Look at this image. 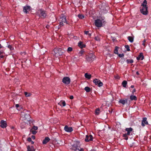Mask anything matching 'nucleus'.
I'll use <instances>...</instances> for the list:
<instances>
[{"label":"nucleus","instance_id":"1","mask_svg":"<svg viewBox=\"0 0 151 151\" xmlns=\"http://www.w3.org/2000/svg\"><path fill=\"white\" fill-rule=\"evenodd\" d=\"M146 0H144L141 4L142 7H140V11L144 15H146L148 14L147 6V5Z\"/></svg>","mask_w":151,"mask_h":151},{"label":"nucleus","instance_id":"2","mask_svg":"<svg viewBox=\"0 0 151 151\" xmlns=\"http://www.w3.org/2000/svg\"><path fill=\"white\" fill-rule=\"evenodd\" d=\"M71 149L74 151H84L83 149L81 148L80 142L78 141H76L71 145Z\"/></svg>","mask_w":151,"mask_h":151},{"label":"nucleus","instance_id":"3","mask_svg":"<svg viewBox=\"0 0 151 151\" xmlns=\"http://www.w3.org/2000/svg\"><path fill=\"white\" fill-rule=\"evenodd\" d=\"M106 23L105 20V17H102L100 19L96 20L95 21V25L97 27H101L103 24Z\"/></svg>","mask_w":151,"mask_h":151},{"label":"nucleus","instance_id":"4","mask_svg":"<svg viewBox=\"0 0 151 151\" xmlns=\"http://www.w3.org/2000/svg\"><path fill=\"white\" fill-rule=\"evenodd\" d=\"M53 52H54V55L56 57L62 55L63 53L61 49L58 47L55 48L53 51Z\"/></svg>","mask_w":151,"mask_h":151},{"label":"nucleus","instance_id":"5","mask_svg":"<svg viewBox=\"0 0 151 151\" xmlns=\"http://www.w3.org/2000/svg\"><path fill=\"white\" fill-rule=\"evenodd\" d=\"M39 16L42 18L44 19L45 18L47 15L46 12L45 10L42 9H40L39 10Z\"/></svg>","mask_w":151,"mask_h":151},{"label":"nucleus","instance_id":"6","mask_svg":"<svg viewBox=\"0 0 151 151\" xmlns=\"http://www.w3.org/2000/svg\"><path fill=\"white\" fill-rule=\"evenodd\" d=\"M95 58V56L93 54H90L86 57V60L89 62H92L94 60Z\"/></svg>","mask_w":151,"mask_h":151},{"label":"nucleus","instance_id":"7","mask_svg":"<svg viewBox=\"0 0 151 151\" xmlns=\"http://www.w3.org/2000/svg\"><path fill=\"white\" fill-rule=\"evenodd\" d=\"M62 82L65 84L68 85L70 83V79L68 77H65L63 79Z\"/></svg>","mask_w":151,"mask_h":151},{"label":"nucleus","instance_id":"8","mask_svg":"<svg viewBox=\"0 0 151 151\" xmlns=\"http://www.w3.org/2000/svg\"><path fill=\"white\" fill-rule=\"evenodd\" d=\"M93 82L96 85H98L99 87H101L103 86V84L100 80L97 79H95L93 81Z\"/></svg>","mask_w":151,"mask_h":151},{"label":"nucleus","instance_id":"9","mask_svg":"<svg viewBox=\"0 0 151 151\" xmlns=\"http://www.w3.org/2000/svg\"><path fill=\"white\" fill-rule=\"evenodd\" d=\"M31 7L28 6H24L23 8V11L26 14L29 13V12L31 10Z\"/></svg>","mask_w":151,"mask_h":151},{"label":"nucleus","instance_id":"10","mask_svg":"<svg viewBox=\"0 0 151 151\" xmlns=\"http://www.w3.org/2000/svg\"><path fill=\"white\" fill-rule=\"evenodd\" d=\"M125 130L127 132V133H126L127 134L129 135H130V134H132L133 129L132 127L127 128L125 129Z\"/></svg>","mask_w":151,"mask_h":151},{"label":"nucleus","instance_id":"11","mask_svg":"<svg viewBox=\"0 0 151 151\" xmlns=\"http://www.w3.org/2000/svg\"><path fill=\"white\" fill-rule=\"evenodd\" d=\"M64 130L67 132H71L73 131V129L71 127H69L67 125H66L64 127Z\"/></svg>","mask_w":151,"mask_h":151},{"label":"nucleus","instance_id":"12","mask_svg":"<svg viewBox=\"0 0 151 151\" xmlns=\"http://www.w3.org/2000/svg\"><path fill=\"white\" fill-rule=\"evenodd\" d=\"M92 139L93 136L91 135H90L89 136L86 135L85 139V141L86 142H88L92 141Z\"/></svg>","mask_w":151,"mask_h":151},{"label":"nucleus","instance_id":"13","mask_svg":"<svg viewBox=\"0 0 151 151\" xmlns=\"http://www.w3.org/2000/svg\"><path fill=\"white\" fill-rule=\"evenodd\" d=\"M0 127L3 128H6L7 126V124L6 121L3 120H1L0 123Z\"/></svg>","mask_w":151,"mask_h":151},{"label":"nucleus","instance_id":"14","mask_svg":"<svg viewBox=\"0 0 151 151\" xmlns=\"http://www.w3.org/2000/svg\"><path fill=\"white\" fill-rule=\"evenodd\" d=\"M147 118L146 117H144L143 118V120L142 121V125L143 127L145 126V124L147 125L148 124V122L147 121Z\"/></svg>","mask_w":151,"mask_h":151},{"label":"nucleus","instance_id":"15","mask_svg":"<svg viewBox=\"0 0 151 151\" xmlns=\"http://www.w3.org/2000/svg\"><path fill=\"white\" fill-rule=\"evenodd\" d=\"M144 56L143 53L142 52L140 53L138 56L137 57V60H142L144 59Z\"/></svg>","mask_w":151,"mask_h":151},{"label":"nucleus","instance_id":"16","mask_svg":"<svg viewBox=\"0 0 151 151\" xmlns=\"http://www.w3.org/2000/svg\"><path fill=\"white\" fill-rule=\"evenodd\" d=\"M24 117H23L24 118V119L26 120H27V121H29L30 120V116L28 114H24Z\"/></svg>","mask_w":151,"mask_h":151},{"label":"nucleus","instance_id":"17","mask_svg":"<svg viewBox=\"0 0 151 151\" xmlns=\"http://www.w3.org/2000/svg\"><path fill=\"white\" fill-rule=\"evenodd\" d=\"M127 101L128 100L127 99H121L119 101V103L124 105L127 103Z\"/></svg>","mask_w":151,"mask_h":151},{"label":"nucleus","instance_id":"18","mask_svg":"<svg viewBox=\"0 0 151 151\" xmlns=\"http://www.w3.org/2000/svg\"><path fill=\"white\" fill-rule=\"evenodd\" d=\"M78 46L81 48H84L86 47V45L83 44V42L81 41H79L78 43Z\"/></svg>","mask_w":151,"mask_h":151},{"label":"nucleus","instance_id":"19","mask_svg":"<svg viewBox=\"0 0 151 151\" xmlns=\"http://www.w3.org/2000/svg\"><path fill=\"white\" fill-rule=\"evenodd\" d=\"M50 140V138L47 137L45 138L44 140L42 141V143L43 144H46L47 143L49 142V141Z\"/></svg>","mask_w":151,"mask_h":151},{"label":"nucleus","instance_id":"20","mask_svg":"<svg viewBox=\"0 0 151 151\" xmlns=\"http://www.w3.org/2000/svg\"><path fill=\"white\" fill-rule=\"evenodd\" d=\"M27 148V151H35V150L33 146L30 147L29 146H28Z\"/></svg>","mask_w":151,"mask_h":151},{"label":"nucleus","instance_id":"21","mask_svg":"<svg viewBox=\"0 0 151 151\" xmlns=\"http://www.w3.org/2000/svg\"><path fill=\"white\" fill-rule=\"evenodd\" d=\"M58 104L61 106H65L66 105V103L64 101H61L58 103Z\"/></svg>","mask_w":151,"mask_h":151},{"label":"nucleus","instance_id":"22","mask_svg":"<svg viewBox=\"0 0 151 151\" xmlns=\"http://www.w3.org/2000/svg\"><path fill=\"white\" fill-rule=\"evenodd\" d=\"M119 47L117 46H116L114 50V53L116 54H118V49Z\"/></svg>","mask_w":151,"mask_h":151},{"label":"nucleus","instance_id":"23","mask_svg":"<svg viewBox=\"0 0 151 151\" xmlns=\"http://www.w3.org/2000/svg\"><path fill=\"white\" fill-rule=\"evenodd\" d=\"M130 99L131 100H134L135 101L137 100V98L135 96L131 95L130 96Z\"/></svg>","mask_w":151,"mask_h":151},{"label":"nucleus","instance_id":"24","mask_svg":"<svg viewBox=\"0 0 151 151\" xmlns=\"http://www.w3.org/2000/svg\"><path fill=\"white\" fill-rule=\"evenodd\" d=\"M61 19V22L64 23H66L67 24H68V23L66 22V17H62Z\"/></svg>","mask_w":151,"mask_h":151},{"label":"nucleus","instance_id":"25","mask_svg":"<svg viewBox=\"0 0 151 151\" xmlns=\"http://www.w3.org/2000/svg\"><path fill=\"white\" fill-rule=\"evenodd\" d=\"M84 90L87 92H90L91 91L90 88L88 86L84 88Z\"/></svg>","mask_w":151,"mask_h":151},{"label":"nucleus","instance_id":"26","mask_svg":"<svg viewBox=\"0 0 151 151\" xmlns=\"http://www.w3.org/2000/svg\"><path fill=\"white\" fill-rule=\"evenodd\" d=\"M126 61L127 64H131L133 63L134 60L132 59H127Z\"/></svg>","mask_w":151,"mask_h":151},{"label":"nucleus","instance_id":"27","mask_svg":"<svg viewBox=\"0 0 151 151\" xmlns=\"http://www.w3.org/2000/svg\"><path fill=\"white\" fill-rule=\"evenodd\" d=\"M127 84V82L126 81H123L122 83L123 87L125 88L126 87Z\"/></svg>","mask_w":151,"mask_h":151},{"label":"nucleus","instance_id":"28","mask_svg":"<svg viewBox=\"0 0 151 151\" xmlns=\"http://www.w3.org/2000/svg\"><path fill=\"white\" fill-rule=\"evenodd\" d=\"M85 77L87 78L90 79L91 77V75L90 74H88L87 73H86L85 74Z\"/></svg>","mask_w":151,"mask_h":151},{"label":"nucleus","instance_id":"29","mask_svg":"<svg viewBox=\"0 0 151 151\" xmlns=\"http://www.w3.org/2000/svg\"><path fill=\"white\" fill-rule=\"evenodd\" d=\"M127 39L129 41L131 42H133V38L131 36H128Z\"/></svg>","mask_w":151,"mask_h":151},{"label":"nucleus","instance_id":"30","mask_svg":"<svg viewBox=\"0 0 151 151\" xmlns=\"http://www.w3.org/2000/svg\"><path fill=\"white\" fill-rule=\"evenodd\" d=\"M100 109L99 108H97L96 109L95 114L96 115H98L100 113Z\"/></svg>","mask_w":151,"mask_h":151},{"label":"nucleus","instance_id":"31","mask_svg":"<svg viewBox=\"0 0 151 151\" xmlns=\"http://www.w3.org/2000/svg\"><path fill=\"white\" fill-rule=\"evenodd\" d=\"M7 47L10 50H12L14 49L13 47L11 45H8V42H7Z\"/></svg>","mask_w":151,"mask_h":151},{"label":"nucleus","instance_id":"32","mask_svg":"<svg viewBox=\"0 0 151 151\" xmlns=\"http://www.w3.org/2000/svg\"><path fill=\"white\" fill-rule=\"evenodd\" d=\"M30 131L32 132V133L33 134H36L37 133V132L35 131V130H33V129H30Z\"/></svg>","mask_w":151,"mask_h":151},{"label":"nucleus","instance_id":"33","mask_svg":"<svg viewBox=\"0 0 151 151\" xmlns=\"http://www.w3.org/2000/svg\"><path fill=\"white\" fill-rule=\"evenodd\" d=\"M25 96L27 97H29L30 96L31 94L30 93H28L27 92H25L24 93Z\"/></svg>","mask_w":151,"mask_h":151},{"label":"nucleus","instance_id":"34","mask_svg":"<svg viewBox=\"0 0 151 151\" xmlns=\"http://www.w3.org/2000/svg\"><path fill=\"white\" fill-rule=\"evenodd\" d=\"M78 18L80 19H83L84 18V16L81 14H78Z\"/></svg>","mask_w":151,"mask_h":151},{"label":"nucleus","instance_id":"35","mask_svg":"<svg viewBox=\"0 0 151 151\" xmlns=\"http://www.w3.org/2000/svg\"><path fill=\"white\" fill-rule=\"evenodd\" d=\"M127 135H127L126 133H125L123 134V137H125V139L126 140H127L128 139V137L127 136Z\"/></svg>","mask_w":151,"mask_h":151},{"label":"nucleus","instance_id":"36","mask_svg":"<svg viewBox=\"0 0 151 151\" xmlns=\"http://www.w3.org/2000/svg\"><path fill=\"white\" fill-rule=\"evenodd\" d=\"M125 48L127 49V51H130V50L129 49V46L128 45H125Z\"/></svg>","mask_w":151,"mask_h":151},{"label":"nucleus","instance_id":"37","mask_svg":"<svg viewBox=\"0 0 151 151\" xmlns=\"http://www.w3.org/2000/svg\"><path fill=\"white\" fill-rule=\"evenodd\" d=\"M73 50V48L72 47H69L68 48L67 52H71Z\"/></svg>","mask_w":151,"mask_h":151},{"label":"nucleus","instance_id":"38","mask_svg":"<svg viewBox=\"0 0 151 151\" xmlns=\"http://www.w3.org/2000/svg\"><path fill=\"white\" fill-rule=\"evenodd\" d=\"M4 53L3 51H0V57L2 58L4 57V55H3Z\"/></svg>","mask_w":151,"mask_h":151},{"label":"nucleus","instance_id":"39","mask_svg":"<svg viewBox=\"0 0 151 151\" xmlns=\"http://www.w3.org/2000/svg\"><path fill=\"white\" fill-rule=\"evenodd\" d=\"M15 107L16 109L18 110H19V109H20V107L19 104H16L15 105Z\"/></svg>","mask_w":151,"mask_h":151},{"label":"nucleus","instance_id":"40","mask_svg":"<svg viewBox=\"0 0 151 151\" xmlns=\"http://www.w3.org/2000/svg\"><path fill=\"white\" fill-rule=\"evenodd\" d=\"M94 39L96 41H99L100 40V38L99 37L97 36L95 37Z\"/></svg>","mask_w":151,"mask_h":151},{"label":"nucleus","instance_id":"41","mask_svg":"<svg viewBox=\"0 0 151 151\" xmlns=\"http://www.w3.org/2000/svg\"><path fill=\"white\" fill-rule=\"evenodd\" d=\"M31 129H33V130H36L38 129V127L34 125Z\"/></svg>","mask_w":151,"mask_h":151},{"label":"nucleus","instance_id":"42","mask_svg":"<svg viewBox=\"0 0 151 151\" xmlns=\"http://www.w3.org/2000/svg\"><path fill=\"white\" fill-rule=\"evenodd\" d=\"M146 39H145L143 41V43H142V45L144 46V47H145L146 46V45H145V42H146Z\"/></svg>","mask_w":151,"mask_h":151},{"label":"nucleus","instance_id":"43","mask_svg":"<svg viewBox=\"0 0 151 151\" xmlns=\"http://www.w3.org/2000/svg\"><path fill=\"white\" fill-rule=\"evenodd\" d=\"M84 33L86 35L88 34L89 36H90L91 35V34H89V31H84Z\"/></svg>","mask_w":151,"mask_h":151},{"label":"nucleus","instance_id":"44","mask_svg":"<svg viewBox=\"0 0 151 151\" xmlns=\"http://www.w3.org/2000/svg\"><path fill=\"white\" fill-rule=\"evenodd\" d=\"M118 56L120 58L123 57L124 56V55L123 53H122L121 54H118Z\"/></svg>","mask_w":151,"mask_h":151},{"label":"nucleus","instance_id":"45","mask_svg":"<svg viewBox=\"0 0 151 151\" xmlns=\"http://www.w3.org/2000/svg\"><path fill=\"white\" fill-rule=\"evenodd\" d=\"M27 140L28 142H30L32 141L31 138L30 137H29L27 138Z\"/></svg>","mask_w":151,"mask_h":151},{"label":"nucleus","instance_id":"46","mask_svg":"<svg viewBox=\"0 0 151 151\" xmlns=\"http://www.w3.org/2000/svg\"><path fill=\"white\" fill-rule=\"evenodd\" d=\"M60 26H63V25H64V24L63 23V22H60Z\"/></svg>","mask_w":151,"mask_h":151},{"label":"nucleus","instance_id":"47","mask_svg":"<svg viewBox=\"0 0 151 151\" xmlns=\"http://www.w3.org/2000/svg\"><path fill=\"white\" fill-rule=\"evenodd\" d=\"M136 91V90L135 89H134L132 91V94H134V92H135Z\"/></svg>","mask_w":151,"mask_h":151},{"label":"nucleus","instance_id":"48","mask_svg":"<svg viewBox=\"0 0 151 151\" xmlns=\"http://www.w3.org/2000/svg\"><path fill=\"white\" fill-rule=\"evenodd\" d=\"M31 137L33 139H35V136L33 135Z\"/></svg>","mask_w":151,"mask_h":151},{"label":"nucleus","instance_id":"49","mask_svg":"<svg viewBox=\"0 0 151 151\" xmlns=\"http://www.w3.org/2000/svg\"><path fill=\"white\" fill-rule=\"evenodd\" d=\"M73 98V96H70V99H72Z\"/></svg>","mask_w":151,"mask_h":151},{"label":"nucleus","instance_id":"50","mask_svg":"<svg viewBox=\"0 0 151 151\" xmlns=\"http://www.w3.org/2000/svg\"><path fill=\"white\" fill-rule=\"evenodd\" d=\"M83 52H84V51H83V50H82L80 52V53L81 54H83Z\"/></svg>","mask_w":151,"mask_h":151},{"label":"nucleus","instance_id":"51","mask_svg":"<svg viewBox=\"0 0 151 151\" xmlns=\"http://www.w3.org/2000/svg\"><path fill=\"white\" fill-rule=\"evenodd\" d=\"M27 62H29V63H30V61L29 60H27L25 62L26 63Z\"/></svg>","mask_w":151,"mask_h":151},{"label":"nucleus","instance_id":"52","mask_svg":"<svg viewBox=\"0 0 151 151\" xmlns=\"http://www.w3.org/2000/svg\"><path fill=\"white\" fill-rule=\"evenodd\" d=\"M49 25H47L45 27L47 29H48L49 27Z\"/></svg>","mask_w":151,"mask_h":151},{"label":"nucleus","instance_id":"53","mask_svg":"<svg viewBox=\"0 0 151 151\" xmlns=\"http://www.w3.org/2000/svg\"><path fill=\"white\" fill-rule=\"evenodd\" d=\"M134 87V85H132L130 87L132 88H133Z\"/></svg>","mask_w":151,"mask_h":151},{"label":"nucleus","instance_id":"54","mask_svg":"<svg viewBox=\"0 0 151 151\" xmlns=\"http://www.w3.org/2000/svg\"><path fill=\"white\" fill-rule=\"evenodd\" d=\"M136 74H137V75H139V72H138V71H137V72H136Z\"/></svg>","mask_w":151,"mask_h":151},{"label":"nucleus","instance_id":"55","mask_svg":"<svg viewBox=\"0 0 151 151\" xmlns=\"http://www.w3.org/2000/svg\"><path fill=\"white\" fill-rule=\"evenodd\" d=\"M31 144H33L34 143V142L32 141V140L31 141Z\"/></svg>","mask_w":151,"mask_h":151},{"label":"nucleus","instance_id":"56","mask_svg":"<svg viewBox=\"0 0 151 151\" xmlns=\"http://www.w3.org/2000/svg\"><path fill=\"white\" fill-rule=\"evenodd\" d=\"M116 78H119V76H117Z\"/></svg>","mask_w":151,"mask_h":151},{"label":"nucleus","instance_id":"57","mask_svg":"<svg viewBox=\"0 0 151 151\" xmlns=\"http://www.w3.org/2000/svg\"><path fill=\"white\" fill-rule=\"evenodd\" d=\"M14 128V127H12V129H13Z\"/></svg>","mask_w":151,"mask_h":151}]
</instances>
